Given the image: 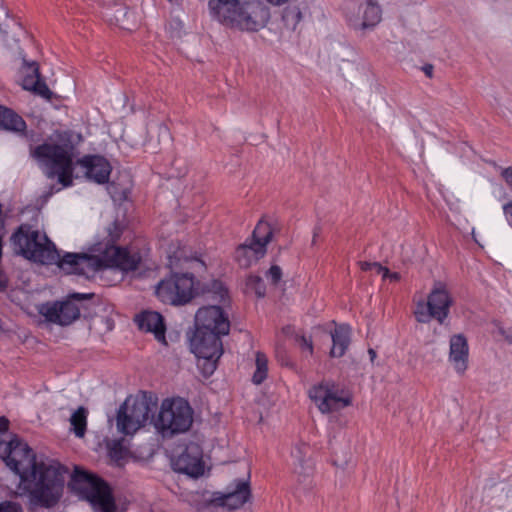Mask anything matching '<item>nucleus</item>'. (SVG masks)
Masks as SVG:
<instances>
[{"label":"nucleus","mask_w":512,"mask_h":512,"mask_svg":"<svg viewBox=\"0 0 512 512\" xmlns=\"http://www.w3.org/2000/svg\"><path fill=\"white\" fill-rule=\"evenodd\" d=\"M320 229L316 228L313 233L312 245L316 244L317 237L319 236Z\"/></svg>","instance_id":"nucleus-46"},{"label":"nucleus","mask_w":512,"mask_h":512,"mask_svg":"<svg viewBox=\"0 0 512 512\" xmlns=\"http://www.w3.org/2000/svg\"><path fill=\"white\" fill-rule=\"evenodd\" d=\"M9 421L5 417H0V433H5L8 430Z\"/></svg>","instance_id":"nucleus-40"},{"label":"nucleus","mask_w":512,"mask_h":512,"mask_svg":"<svg viewBox=\"0 0 512 512\" xmlns=\"http://www.w3.org/2000/svg\"><path fill=\"white\" fill-rule=\"evenodd\" d=\"M309 397L323 414L338 412L352 405V394L333 381L312 386Z\"/></svg>","instance_id":"nucleus-9"},{"label":"nucleus","mask_w":512,"mask_h":512,"mask_svg":"<svg viewBox=\"0 0 512 512\" xmlns=\"http://www.w3.org/2000/svg\"><path fill=\"white\" fill-rule=\"evenodd\" d=\"M469 347L467 339L462 334L453 335L450 339L449 361L455 371L463 375L468 368Z\"/></svg>","instance_id":"nucleus-21"},{"label":"nucleus","mask_w":512,"mask_h":512,"mask_svg":"<svg viewBox=\"0 0 512 512\" xmlns=\"http://www.w3.org/2000/svg\"><path fill=\"white\" fill-rule=\"evenodd\" d=\"M23 80L22 87L24 90L32 91L33 93L51 100L53 92L49 89L45 82L41 81L39 67L36 62H27L23 60Z\"/></svg>","instance_id":"nucleus-18"},{"label":"nucleus","mask_w":512,"mask_h":512,"mask_svg":"<svg viewBox=\"0 0 512 512\" xmlns=\"http://www.w3.org/2000/svg\"><path fill=\"white\" fill-rule=\"evenodd\" d=\"M351 329L348 325H338L331 331L332 348L330 350L331 357H342L348 346L350 345Z\"/></svg>","instance_id":"nucleus-23"},{"label":"nucleus","mask_w":512,"mask_h":512,"mask_svg":"<svg viewBox=\"0 0 512 512\" xmlns=\"http://www.w3.org/2000/svg\"><path fill=\"white\" fill-rule=\"evenodd\" d=\"M192 352L204 360L203 366L209 374L216 369V363L223 353L222 342L213 332L195 330L190 340Z\"/></svg>","instance_id":"nucleus-14"},{"label":"nucleus","mask_w":512,"mask_h":512,"mask_svg":"<svg viewBox=\"0 0 512 512\" xmlns=\"http://www.w3.org/2000/svg\"><path fill=\"white\" fill-rule=\"evenodd\" d=\"M81 135L70 131H56L41 145L31 150V155L45 169L48 178H57L64 187L72 184L73 160Z\"/></svg>","instance_id":"nucleus-3"},{"label":"nucleus","mask_w":512,"mask_h":512,"mask_svg":"<svg viewBox=\"0 0 512 512\" xmlns=\"http://www.w3.org/2000/svg\"><path fill=\"white\" fill-rule=\"evenodd\" d=\"M17 254L41 264H56L67 274H77L91 279L103 267V261L85 253H66L62 257L44 233L33 230L27 224L21 225L11 236Z\"/></svg>","instance_id":"nucleus-2"},{"label":"nucleus","mask_w":512,"mask_h":512,"mask_svg":"<svg viewBox=\"0 0 512 512\" xmlns=\"http://www.w3.org/2000/svg\"><path fill=\"white\" fill-rule=\"evenodd\" d=\"M87 415H88L87 409L85 407L81 406L71 415V417L69 419L70 425H71V430L79 438L84 437V435L86 433Z\"/></svg>","instance_id":"nucleus-26"},{"label":"nucleus","mask_w":512,"mask_h":512,"mask_svg":"<svg viewBox=\"0 0 512 512\" xmlns=\"http://www.w3.org/2000/svg\"><path fill=\"white\" fill-rule=\"evenodd\" d=\"M93 296V293H72L64 301L42 304L39 313L48 322L68 326L80 317V308L75 301L91 299Z\"/></svg>","instance_id":"nucleus-12"},{"label":"nucleus","mask_w":512,"mask_h":512,"mask_svg":"<svg viewBox=\"0 0 512 512\" xmlns=\"http://www.w3.org/2000/svg\"><path fill=\"white\" fill-rule=\"evenodd\" d=\"M115 20L121 28L126 30H132L138 24L135 14L124 7L116 10Z\"/></svg>","instance_id":"nucleus-29"},{"label":"nucleus","mask_w":512,"mask_h":512,"mask_svg":"<svg viewBox=\"0 0 512 512\" xmlns=\"http://www.w3.org/2000/svg\"><path fill=\"white\" fill-rule=\"evenodd\" d=\"M106 266L117 267L123 271L135 270L140 262L137 253H131L127 249L111 246L104 252Z\"/></svg>","instance_id":"nucleus-19"},{"label":"nucleus","mask_w":512,"mask_h":512,"mask_svg":"<svg viewBox=\"0 0 512 512\" xmlns=\"http://www.w3.org/2000/svg\"><path fill=\"white\" fill-rule=\"evenodd\" d=\"M0 512H22V508L18 503L6 501L0 503Z\"/></svg>","instance_id":"nucleus-35"},{"label":"nucleus","mask_w":512,"mask_h":512,"mask_svg":"<svg viewBox=\"0 0 512 512\" xmlns=\"http://www.w3.org/2000/svg\"><path fill=\"white\" fill-rule=\"evenodd\" d=\"M296 340L302 349H306L310 355L313 354V343L311 339H308L305 336H298Z\"/></svg>","instance_id":"nucleus-36"},{"label":"nucleus","mask_w":512,"mask_h":512,"mask_svg":"<svg viewBox=\"0 0 512 512\" xmlns=\"http://www.w3.org/2000/svg\"><path fill=\"white\" fill-rule=\"evenodd\" d=\"M267 372H268L267 357L262 352H257L256 353V370L252 377L253 383H255L257 385L261 384L266 379Z\"/></svg>","instance_id":"nucleus-30"},{"label":"nucleus","mask_w":512,"mask_h":512,"mask_svg":"<svg viewBox=\"0 0 512 512\" xmlns=\"http://www.w3.org/2000/svg\"><path fill=\"white\" fill-rule=\"evenodd\" d=\"M291 469L296 481L300 485H303L305 488L311 487L314 473L313 463L293 465Z\"/></svg>","instance_id":"nucleus-27"},{"label":"nucleus","mask_w":512,"mask_h":512,"mask_svg":"<svg viewBox=\"0 0 512 512\" xmlns=\"http://www.w3.org/2000/svg\"><path fill=\"white\" fill-rule=\"evenodd\" d=\"M110 453L113 457H118V453L115 447L111 448Z\"/></svg>","instance_id":"nucleus-49"},{"label":"nucleus","mask_w":512,"mask_h":512,"mask_svg":"<svg viewBox=\"0 0 512 512\" xmlns=\"http://www.w3.org/2000/svg\"><path fill=\"white\" fill-rule=\"evenodd\" d=\"M196 330L213 332L217 336L227 335L230 330V322L222 309L217 305L200 308L195 316Z\"/></svg>","instance_id":"nucleus-15"},{"label":"nucleus","mask_w":512,"mask_h":512,"mask_svg":"<svg viewBox=\"0 0 512 512\" xmlns=\"http://www.w3.org/2000/svg\"><path fill=\"white\" fill-rule=\"evenodd\" d=\"M78 163L85 169V175L96 183L103 184L109 180L111 166L101 156H85Z\"/></svg>","instance_id":"nucleus-22"},{"label":"nucleus","mask_w":512,"mask_h":512,"mask_svg":"<svg viewBox=\"0 0 512 512\" xmlns=\"http://www.w3.org/2000/svg\"><path fill=\"white\" fill-rule=\"evenodd\" d=\"M156 409L157 402L146 394L127 397L117 412L118 432L133 435L147 423Z\"/></svg>","instance_id":"nucleus-6"},{"label":"nucleus","mask_w":512,"mask_h":512,"mask_svg":"<svg viewBox=\"0 0 512 512\" xmlns=\"http://www.w3.org/2000/svg\"><path fill=\"white\" fill-rule=\"evenodd\" d=\"M158 142H169L171 139L170 130L167 125L159 123L156 126Z\"/></svg>","instance_id":"nucleus-34"},{"label":"nucleus","mask_w":512,"mask_h":512,"mask_svg":"<svg viewBox=\"0 0 512 512\" xmlns=\"http://www.w3.org/2000/svg\"><path fill=\"white\" fill-rule=\"evenodd\" d=\"M0 126L6 130L21 132L26 128V123L11 109L0 106Z\"/></svg>","instance_id":"nucleus-24"},{"label":"nucleus","mask_w":512,"mask_h":512,"mask_svg":"<svg viewBox=\"0 0 512 512\" xmlns=\"http://www.w3.org/2000/svg\"><path fill=\"white\" fill-rule=\"evenodd\" d=\"M504 212L507 215H509L510 218L512 219V204L511 203L504 205Z\"/></svg>","instance_id":"nucleus-45"},{"label":"nucleus","mask_w":512,"mask_h":512,"mask_svg":"<svg viewBox=\"0 0 512 512\" xmlns=\"http://www.w3.org/2000/svg\"><path fill=\"white\" fill-rule=\"evenodd\" d=\"M423 71L424 73L426 74V76H428L429 78H431L433 76V65L431 64H427L423 67Z\"/></svg>","instance_id":"nucleus-42"},{"label":"nucleus","mask_w":512,"mask_h":512,"mask_svg":"<svg viewBox=\"0 0 512 512\" xmlns=\"http://www.w3.org/2000/svg\"><path fill=\"white\" fill-rule=\"evenodd\" d=\"M499 333L505 337V339L512 344V332L508 333L502 327L499 328Z\"/></svg>","instance_id":"nucleus-41"},{"label":"nucleus","mask_w":512,"mask_h":512,"mask_svg":"<svg viewBox=\"0 0 512 512\" xmlns=\"http://www.w3.org/2000/svg\"><path fill=\"white\" fill-rule=\"evenodd\" d=\"M246 286L249 290L254 291L258 297H264L266 294L265 284L259 276L250 275L247 278Z\"/></svg>","instance_id":"nucleus-31"},{"label":"nucleus","mask_w":512,"mask_h":512,"mask_svg":"<svg viewBox=\"0 0 512 512\" xmlns=\"http://www.w3.org/2000/svg\"><path fill=\"white\" fill-rule=\"evenodd\" d=\"M273 229L266 221H259L251 239L240 244L235 251V260L243 268H248L266 254V246L272 240Z\"/></svg>","instance_id":"nucleus-11"},{"label":"nucleus","mask_w":512,"mask_h":512,"mask_svg":"<svg viewBox=\"0 0 512 512\" xmlns=\"http://www.w3.org/2000/svg\"><path fill=\"white\" fill-rule=\"evenodd\" d=\"M386 278H389V279H390V280H392V281H399V280H400V278H401V276H400V274H399V273H397V272H393V273H391V272L389 271V274L386 276Z\"/></svg>","instance_id":"nucleus-43"},{"label":"nucleus","mask_w":512,"mask_h":512,"mask_svg":"<svg viewBox=\"0 0 512 512\" xmlns=\"http://www.w3.org/2000/svg\"><path fill=\"white\" fill-rule=\"evenodd\" d=\"M359 266L363 271H374L377 274H382L383 278H386V276L389 274V269L382 266L378 262L361 261L359 262Z\"/></svg>","instance_id":"nucleus-32"},{"label":"nucleus","mask_w":512,"mask_h":512,"mask_svg":"<svg viewBox=\"0 0 512 512\" xmlns=\"http://www.w3.org/2000/svg\"><path fill=\"white\" fill-rule=\"evenodd\" d=\"M251 497L249 482L238 480L232 490L227 493H215L210 503L215 506L234 510L242 507Z\"/></svg>","instance_id":"nucleus-16"},{"label":"nucleus","mask_w":512,"mask_h":512,"mask_svg":"<svg viewBox=\"0 0 512 512\" xmlns=\"http://www.w3.org/2000/svg\"><path fill=\"white\" fill-rule=\"evenodd\" d=\"M182 259V253L175 252L173 255L169 256V265L171 268H177L178 262Z\"/></svg>","instance_id":"nucleus-38"},{"label":"nucleus","mask_w":512,"mask_h":512,"mask_svg":"<svg viewBox=\"0 0 512 512\" xmlns=\"http://www.w3.org/2000/svg\"><path fill=\"white\" fill-rule=\"evenodd\" d=\"M175 470L191 477H199L204 473L202 451L197 444H190L174 462Z\"/></svg>","instance_id":"nucleus-17"},{"label":"nucleus","mask_w":512,"mask_h":512,"mask_svg":"<svg viewBox=\"0 0 512 512\" xmlns=\"http://www.w3.org/2000/svg\"><path fill=\"white\" fill-rule=\"evenodd\" d=\"M193 423V411L187 401L181 398L165 399L154 420V426L163 437L186 432Z\"/></svg>","instance_id":"nucleus-7"},{"label":"nucleus","mask_w":512,"mask_h":512,"mask_svg":"<svg viewBox=\"0 0 512 512\" xmlns=\"http://www.w3.org/2000/svg\"><path fill=\"white\" fill-rule=\"evenodd\" d=\"M208 8L219 23L240 31H258L270 17L269 10L257 1L209 0Z\"/></svg>","instance_id":"nucleus-4"},{"label":"nucleus","mask_w":512,"mask_h":512,"mask_svg":"<svg viewBox=\"0 0 512 512\" xmlns=\"http://www.w3.org/2000/svg\"><path fill=\"white\" fill-rule=\"evenodd\" d=\"M0 457L20 477L18 495H26L33 507L51 508L64 490L66 467L59 462L38 457L16 435L0 439Z\"/></svg>","instance_id":"nucleus-1"},{"label":"nucleus","mask_w":512,"mask_h":512,"mask_svg":"<svg viewBox=\"0 0 512 512\" xmlns=\"http://www.w3.org/2000/svg\"><path fill=\"white\" fill-rule=\"evenodd\" d=\"M313 463L310 457V449L307 444L296 443L290 454V466Z\"/></svg>","instance_id":"nucleus-28"},{"label":"nucleus","mask_w":512,"mask_h":512,"mask_svg":"<svg viewBox=\"0 0 512 512\" xmlns=\"http://www.w3.org/2000/svg\"><path fill=\"white\" fill-rule=\"evenodd\" d=\"M502 176L504 177L508 185L512 188V167L505 169L502 172Z\"/></svg>","instance_id":"nucleus-39"},{"label":"nucleus","mask_w":512,"mask_h":512,"mask_svg":"<svg viewBox=\"0 0 512 512\" xmlns=\"http://www.w3.org/2000/svg\"><path fill=\"white\" fill-rule=\"evenodd\" d=\"M368 355H369L370 361L373 363L377 356L376 351L373 348H369Z\"/></svg>","instance_id":"nucleus-44"},{"label":"nucleus","mask_w":512,"mask_h":512,"mask_svg":"<svg viewBox=\"0 0 512 512\" xmlns=\"http://www.w3.org/2000/svg\"><path fill=\"white\" fill-rule=\"evenodd\" d=\"M194 281L189 274H174L161 280L156 286V296L172 305L185 304L192 298Z\"/></svg>","instance_id":"nucleus-13"},{"label":"nucleus","mask_w":512,"mask_h":512,"mask_svg":"<svg viewBox=\"0 0 512 512\" xmlns=\"http://www.w3.org/2000/svg\"><path fill=\"white\" fill-rule=\"evenodd\" d=\"M267 279L273 285H277L282 278V269L278 265H272L266 272Z\"/></svg>","instance_id":"nucleus-33"},{"label":"nucleus","mask_w":512,"mask_h":512,"mask_svg":"<svg viewBox=\"0 0 512 512\" xmlns=\"http://www.w3.org/2000/svg\"><path fill=\"white\" fill-rule=\"evenodd\" d=\"M267 1L273 5H280L284 2H286L287 0H267Z\"/></svg>","instance_id":"nucleus-47"},{"label":"nucleus","mask_w":512,"mask_h":512,"mask_svg":"<svg viewBox=\"0 0 512 512\" xmlns=\"http://www.w3.org/2000/svg\"><path fill=\"white\" fill-rule=\"evenodd\" d=\"M453 299L445 284L436 282L427 297V302L418 300L413 310L414 317L419 323H429L436 319L440 324L448 317Z\"/></svg>","instance_id":"nucleus-8"},{"label":"nucleus","mask_w":512,"mask_h":512,"mask_svg":"<svg viewBox=\"0 0 512 512\" xmlns=\"http://www.w3.org/2000/svg\"><path fill=\"white\" fill-rule=\"evenodd\" d=\"M69 486L82 493L96 512H115L111 489L100 478L75 467Z\"/></svg>","instance_id":"nucleus-5"},{"label":"nucleus","mask_w":512,"mask_h":512,"mask_svg":"<svg viewBox=\"0 0 512 512\" xmlns=\"http://www.w3.org/2000/svg\"><path fill=\"white\" fill-rule=\"evenodd\" d=\"M6 288V281L3 279H0V291L4 290Z\"/></svg>","instance_id":"nucleus-48"},{"label":"nucleus","mask_w":512,"mask_h":512,"mask_svg":"<svg viewBox=\"0 0 512 512\" xmlns=\"http://www.w3.org/2000/svg\"><path fill=\"white\" fill-rule=\"evenodd\" d=\"M308 10V5L305 4L303 7L299 5H289L287 6L282 15V19L287 28L291 30H295L298 24L301 22L303 13H306Z\"/></svg>","instance_id":"nucleus-25"},{"label":"nucleus","mask_w":512,"mask_h":512,"mask_svg":"<svg viewBox=\"0 0 512 512\" xmlns=\"http://www.w3.org/2000/svg\"><path fill=\"white\" fill-rule=\"evenodd\" d=\"M135 322L141 330L153 333L157 341L166 344V327L163 316L159 312L150 310L142 311L135 316Z\"/></svg>","instance_id":"nucleus-20"},{"label":"nucleus","mask_w":512,"mask_h":512,"mask_svg":"<svg viewBox=\"0 0 512 512\" xmlns=\"http://www.w3.org/2000/svg\"><path fill=\"white\" fill-rule=\"evenodd\" d=\"M212 289L219 296L220 301H224L227 296V290L224 288L221 282L214 281L212 284Z\"/></svg>","instance_id":"nucleus-37"},{"label":"nucleus","mask_w":512,"mask_h":512,"mask_svg":"<svg viewBox=\"0 0 512 512\" xmlns=\"http://www.w3.org/2000/svg\"><path fill=\"white\" fill-rule=\"evenodd\" d=\"M341 11L356 31L373 29L381 21V8L375 0H343Z\"/></svg>","instance_id":"nucleus-10"}]
</instances>
